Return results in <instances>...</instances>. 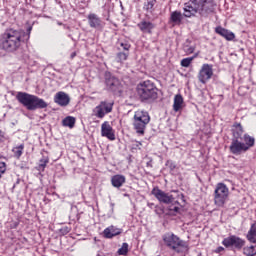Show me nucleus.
<instances>
[{
    "label": "nucleus",
    "instance_id": "6e6552de",
    "mask_svg": "<svg viewBox=\"0 0 256 256\" xmlns=\"http://www.w3.org/2000/svg\"><path fill=\"white\" fill-rule=\"evenodd\" d=\"M213 77V65L203 64L198 72V80L205 85Z\"/></svg>",
    "mask_w": 256,
    "mask_h": 256
},
{
    "label": "nucleus",
    "instance_id": "4468645a",
    "mask_svg": "<svg viewBox=\"0 0 256 256\" xmlns=\"http://www.w3.org/2000/svg\"><path fill=\"white\" fill-rule=\"evenodd\" d=\"M101 136L106 137L109 141H115V130L107 121L101 125Z\"/></svg>",
    "mask_w": 256,
    "mask_h": 256
},
{
    "label": "nucleus",
    "instance_id": "a878e982",
    "mask_svg": "<svg viewBox=\"0 0 256 256\" xmlns=\"http://www.w3.org/2000/svg\"><path fill=\"white\" fill-rule=\"evenodd\" d=\"M175 206H170L169 207V211H170V215H181V211H183V208L179 205L178 201H175Z\"/></svg>",
    "mask_w": 256,
    "mask_h": 256
},
{
    "label": "nucleus",
    "instance_id": "7ed1b4c3",
    "mask_svg": "<svg viewBox=\"0 0 256 256\" xmlns=\"http://www.w3.org/2000/svg\"><path fill=\"white\" fill-rule=\"evenodd\" d=\"M138 96L142 101H149V99H157V87L149 80L141 82L137 86Z\"/></svg>",
    "mask_w": 256,
    "mask_h": 256
},
{
    "label": "nucleus",
    "instance_id": "20e7f679",
    "mask_svg": "<svg viewBox=\"0 0 256 256\" xmlns=\"http://www.w3.org/2000/svg\"><path fill=\"white\" fill-rule=\"evenodd\" d=\"M151 121V116H149V112L138 110L135 112L133 117V127L138 135H145V129H147V125Z\"/></svg>",
    "mask_w": 256,
    "mask_h": 256
},
{
    "label": "nucleus",
    "instance_id": "4be33fe9",
    "mask_svg": "<svg viewBox=\"0 0 256 256\" xmlns=\"http://www.w3.org/2000/svg\"><path fill=\"white\" fill-rule=\"evenodd\" d=\"M232 133L234 137L233 139L240 140L243 136V126H241L239 123L234 124L232 128Z\"/></svg>",
    "mask_w": 256,
    "mask_h": 256
},
{
    "label": "nucleus",
    "instance_id": "c756f323",
    "mask_svg": "<svg viewBox=\"0 0 256 256\" xmlns=\"http://www.w3.org/2000/svg\"><path fill=\"white\" fill-rule=\"evenodd\" d=\"M129 57V52H119L116 56L118 63H123V61H127Z\"/></svg>",
    "mask_w": 256,
    "mask_h": 256
},
{
    "label": "nucleus",
    "instance_id": "ea45409f",
    "mask_svg": "<svg viewBox=\"0 0 256 256\" xmlns=\"http://www.w3.org/2000/svg\"><path fill=\"white\" fill-rule=\"evenodd\" d=\"M170 169H175V164L172 163V164L170 165Z\"/></svg>",
    "mask_w": 256,
    "mask_h": 256
},
{
    "label": "nucleus",
    "instance_id": "a19ab883",
    "mask_svg": "<svg viewBox=\"0 0 256 256\" xmlns=\"http://www.w3.org/2000/svg\"><path fill=\"white\" fill-rule=\"evenodd\" d=\"M1 139H3V135H1V131H0V141H1Z\"/></svg>",
    "mask_w": 256,
    "mask_h": 256
},
{
    "label": "nucleus",
    "instance_id": "c85d7f7f",
    "mask_svg": "<svg viewBox=\"0 0 256 256\" xmlns=\"http://www.w3.org/2000/svg\"><path fill=\"white\" fill-rule=\"evenodd\" d=\"M23 149H25V145L24 144H20L19 146H16L12 149L15 157H17V159H19V157H21L23 155Z\"/></svg>",
    "mask_w": 256,
    "mask_h": 256
},
{
    "label": "nucleus",
    "instance_id": "9d476101",
    "mask_svg": "<svg viewBox=\"0 0 256 256\" xmlns=\"http://www.w3.org/2000/svg\"><path fill=\"white\" fill-rule=\"evenodd\" d=\"M222 245H224V247H235V249H243L245 246V240L237 236H230L222 241Z\"/></svg>",
    "mask_w": 256,
    "mask_h": 256
},
{
    "label": "nucleus",
    "instance_id": "c9c22d12",
    "mask_svg": "<svg viewBox=\"0 0 256 256\" xmlns=\"http://www.w3.org/2000/svg\"><path fill=\"white\" fill-rule=\"evenodd\" d=\"M5 171H7V165L5 164V162H0V178H1V175L5 173Z\"/></svg>",
    "mask_w": 256,
    "mask_h": 256
},
{
    "label": "nucleus",
    "instance_id": "7c9ffc66",
    "mask_svg": "<svg viewBox=\"0 0 256 256\" xmlns=\"http://www.w3.org/2000/svg\"><path fill=\"white\" fill-rule=\"evenodd\" d=\"M129 253V244L123 243L121 248L118 249V255H127Z\"/></svg>",
    "mask_w": 256,
    "mask_h": 256
},
{
    "label": "nucleus",
    "instance_id": "4c0bfd02",
    "mask_svg": "<svg viewBox=\"0 0 256 256\" xmlns=\"http://www.w3.org/2000/svg\"><path fill=\"white\" fill-rule=\"evenodd\" d=\"M31 31H33V27L32 26H29L27 28V32H26V35H29V38L31 37Z\"/></svg>",
    "mask_w": 256,
    "mask_h": 256
},
{
    "label": "nucleus",
    "instance_id": "aec40b11",
    "mask_svg": "<svg viewBox=\"0 0 256 256\" xmlns=\"http://www.w3.org/2000/svg\"><path fill=\"white\" fill-rule=\"evenodd\" d=\"M125 181H126L125 176L121 174L114 175L111 178V183L114 187H116V189H119V187H123V184L125 183Z\"/></svg>",
    "mask_w": 256,
    "mask_h": 256
},
{
    "label": "nucleus",
    "instance_id": "e433bc0d",
    "mask_svg": "<svg viewBox=\"0 0 256 256\" xmlns=\"http://www.w3.org/2000/svg\"><path fill=\"white\" fill-rule=\"evenodd\" d=\"M120 46L124 49V51H129V49H131V45L127 43H121Z\"/></svg>",
    "mask_w": 256,
    "mask_h": 256
},
{
    "label": "nucleus",
    "instance_id": "a211bd4d",
    "mask_svg": "<svg viewBox=\"0 0 256 256\" xmlns=\"http://www.w3.org/2000/svg\"><path fill=\"white\" fill-rule=\"evenodd\" d=\"M215 31L218 35H221V37H224V39H226V41H233V39H235V33L231 32L221 26L216 27Z\"/></svg>",
    "mask_w": 256,
    "mask_h": 256
},
{
    "label": "nucleus",
    "instance_id": "72a5a7b5",
    "mask_svg": "<svg viewBox=\"0 0 256 256\" xmlns=\"http://www.w3.org/2000/svg\"><path fill=\"white\" fill-rule=\"evenodd\" d=\"M156 0H149L147 1V3L145 4V8L147 9V11H149L150 9H153V7L155 6Z\"/></svg>",
    "mask_w": 256,
    "mask_h": 256
},
{
    "label": "nucleus",
    "instance_id": "412c9836",
    "mask_svg": "<svg viewBox=\"0 0 256 256\" xmlns=\"http://www.w3.org/2000/svg\"><path fill=\"white\" fill-rule=\"evenodd\" d=\"M88 23L93 29H99L101 27V18L95 14H90L88 16Z\"/></svg>",
    "mask_w": 256,
    "mask_h": 256
},
{
    "label": "nucleus",
    "instance_id": "2eb2a0df",
    "mask_svg": "<svg viewBox=\"0 0 256 256\" xmlns=\"http://www.w3.org/2000/svg\"><path fill=\"white\" fill-rule=\"evenodd\" d=\"M191 5L194 7H198L199 9H202V13H211V2L207 0H190Z\"/></svg>",
    "mask_w": 256,
    "mask_h": 256
},
{
    "label": "nucleus",
    "instance_id": "f8f14e48",
    "mask_svg": "<svg viewBox=\"0 0 256 256\" xmlns=\"http://www.w3.org/2000/svg\"><path fill=\"white\" fill-rule=\"evenodd\" d=\"M197 13H199V15H201L202 17L206 15L205 13H203V9L199 8L198 6L196 7L189 2L184 4V17H195Z\"/></svg>",
    "mask_w": 256,
    "mask_h": 256
},
{
    "label": "nucleus",
    "instance_id": "cd10ccee",
    "mask_svg": "<svg viewBox=\"0 0 256 256\" xmlns=\"http://www.w3.org/2000/svg\"><path fill=\"white\" fill-rule=\"evenodd\" d=\"M244 145H246V147H248V150L251 149V147H253V145H255V138L249 136L248 134L244 135Z\"/></svg>",
    "mask_w": 256,
    "mask_h": 256
},
{
    "label": "nucleus",
    "instance_id": "2f4dec72",
    "mask_svg": "<svg viewBox=\"0 0 256 256\" xmlns=\"http://www.w3.org/2000/svg\"><path fill=\"white\" fill-rule=\"evenodd\" d=\"M193 59H195V57H188V58H184L181 60V66L182 67H189V65H191V63H193Z\"/></svg>",
    "mask_w": 256,
    "mask_h": 256
},
{
    "label": "nucleus",
    "instance_id": "79ce46f5",
    "mask_svg": "<svg viewBox=\"0 0 256 256\" xmlns=\"http://www.w3.org/2000/svg\"><path fill=\"white\" fill-rule=\"evenodd\" d=\"M139 145H141V142H138L137 147H139Z\"/></svg>",
    "mask_w": 256,
    "mask_h": 256
},
{
    "label": "nucleus",
    "instance_id": "ddd939ff",
    "mask_svg": "<svg viewBox=\"0 0 256 256\" xmlns=\"http://www.w3.org/2000/svg\"><path fill=\"white\" fill-rule=\"evenodd\" d=\"M54 103L59 105V107H67L71 103V97H69V94L59 91L54 96Z\"/></svg>",
    "mask_w": 256,
    "mask_h": 256
},
{
    "label": "nucleus",
    "instance_id": "423d86ee",
    "mask_svg": "<svg viewBox=\"0 0 256 256\" xmlns=\"http://www.w3.org/2000/svg\"><path fill=\"white\" fill-rule=\"evenodd\" d=\"M151 193L155 196L159 203H163L164 205H171L172 203H175V197H173L171 193H167L159 189V187L153 188Z\"/></svg>",
    "mask_w": 256,
    "mask_h": 256
},
{
    "label": "nucleus",
    "instance_id": "58836bf2",
    "mask_svg": "<svg viewBox=\"0 0 256 256\" xmlns=\"http://www.w3.org/2000/svg\"><path fill=\"white\" fill-rule=\"evenodd\" d=\"M221 251H225V248L220 246L216 249V253H221Z\"/></svg>",
    "mask_w": 256,
    "mask_h": 256
},
{
    "label": "nucleus",
    "instance_id": "f03ea898",
    "mask_svg": "<svg viewBox=\"0 0 256 256\" xmlns=\"http://www.w3.org/2000/svg\"><path fill=\"white\" fill-rule=\"evenodd\" d=\"M16 99L21 103V105L26 107L28 111L47 108V102H45V100L26 92H18Z\"/></svg>",
    "mask_w": 256,
    "mask_h": 256
},
{
    "label": "nucleus",
    "instance_id": "f257e3e1",
    "mask_svg": "<svg viewBox=\"0 0 256 256\" xmlns=\"http://www.w3.org/2000/svg\"><path fill=\"white\" fill-rule=\"evenodd\" d=\"M29 39V35L25 30H15L9 29L6 30L0 38V47L8 53H13L21 47L22 43H25Z\"/></svg>",
    "mask_w": 256,
    "mask_h": 256
},
{
    "label": "nucleus",
    "instance_id": "f704fd0d",
    "mask_svg": "<svg viewBox=\"0 0 256 256\" xmlns=\"http://www.w3.org/2000/svg\"><path fill=\"white\" fill-rule=\"evenodd\" d=\"M184 51L187 53V55H191L195 51V47L193 46H184Z\"/></svg>",
    "mask_w": 256,
    "mask_h": 256
},
{
    "label": "nucleus",
    "instance_id": "bb28decb",
    "mask_svg": "<svg viewBox=\"0 0 256 256\" xmlns=\"http://www.w3.org/2000/svg\"><path fill=\"white\" fill-rule=\"evenodd\" d=\"M247 239L250 243H256V224H253L247 234Z\"/></svg>",
    "mask_w": 256,
    "mask_h": 256
},
{
    "label": "nucleus",
    "instance_id": "a18cd8bd",
    "mask_svg": "<svg viewBox=\"0 0 256 256\" xmlns=\"http://www.w3.org/2000/svg\"><path fill=\"white\" fill-rule=\"evenodd\" d=\"M72 57H75V53L72 54Z\"/></svg>",
    "mask_w": 256,
    "mask_h": 256
},
{
    "label": "nucleus",
    "instance_id": "1a4fd4ad",
    "mask_svg": "<svg viewBox=\"0 0 256 256\" xmlns=\"http://www.w3.org/2000/svg\"><path fill=\"white\" fill-rule=\"evenodd\" d=\"M164 242L167 247L170 249H177L178 247H186L185 242H183L179 237L175 234H166L164 236Z\"/></svg>",
    "mask_w": 256,
    "mask_h": 256
},
{
    "label": "nucleus",
    "instance_id": "6ab92c4d",
    "mask_svg": "<svg viewBox=\"0 0 256 256\" xmlns=\"http://www.w3.org/2000/svg\"><path fill=\"white\" fill-rule=\"evenodd\" d=\"M138 27L142 33H148L151 34L153 29H155V24L151 23L150 21H141L138 23Z\"/></svg>",
    "mask_w": 256,
    "mask_h": 256
},
{
    "label": "nucleus",
    "instance_id": "f3484780",
    "mask_svg": "<svg viewBox=\"0 0 256 256\" xmlns=\"http://www.w3.org/2000/svg\"><path fill=\"white\" fill-rule=\"evenodd\" d=\"M103 235L106 239H113V237H117V235H121V229L115 226H109L103 231Z\"/></svg>",
    "mask_w": 256,
    "mask_h": 256
},
{
    "label": "nucleus",
    "instance_id": "dca6fc26",
    "mask_svg": "<svg viewBox=\"0 0 256 256\" xmlns=\"http://www.w3.org/2000/svg\"><path fill=\"white\" fill-rule=\"evenodd\" d=\"M121 83L114 76H106V86L110 91H118Z\"/></svg>",
    "mask_w": 256,
    "mask_h": 256
},
{
    "label": "nucleus",
    "instance_id": "39448f33",
    "mask_svg": "<svg viewBox=\"0 0 256 256\" xmlns=\"http://www.w3.org/2000/svg\"><path fill=\"white\" fill-rule=\"evenodd\" d=\"M229 199V188L223 183H218L214 191V203L217 207H223Z\"/></svg>",
    "mask_w": 256,
    "mask_h": 256
},
{
    "label": "nucleus",
    "instance_id": "b1692460",
    "mask_svg": "<svg viewBox=\"0 0 256 256\" xmlns=\"http://www.w3.org/2000/svg\"><path fill=\"white\" fill-rule=\"evenodd\" d=\"M170 19L172 23H175L176 25L181 24V21L183 20V14L179 11H174L171 13Z\"/></svg>",
    "mask_w": 256,
    "mask_h": 256
},
{
    "label": "nucleus",
    "instance_id": "5701e85b",
    "mask_svg": "<svg viewBox=\"0 0 256 256\" xmlns=\"http://www.w3.org/2000/svg\"><path fill=\"white\" fill-rule=\"evenodd\" d=\"M183 108V96L181 94H177L174 97L173 110L177 113L180 109Z\"/></svg>",
    "mask_w": 256,
    "mask_h": 256
},
{
    "label": "nucleus",
    "instance_id": "37998d69",
    "mask_svg": "<svg viewBox=\"0 0 256 256\" xmlns=\"http://www.w3.org/2000/svg\"><path fill=\"white\" fill-rule=\"evenodd\" d=\"M139 145H141V142H138L137 147H139Z\"/></svg>",
    "mask_w": 256,
    "mask_h": 256
},
{
    "label": "nucleus",
    "instance_id": "9b49d317",
    "mask_svg": "<svg viewBox=\"0 0 256 256\" xmlns=\"http://www.w3.org/2000/svg\"><path fill=\"white\" fill-rule=\"evenodd\" d=\"M229 149L232 155H241V153L248 151L247 145L237 139H232Z\"/></svg>",
    "mask_w": 256,
    "mask_h": 256
},
{
    "label": "nucleus",
    "instance_id": "0eeeda50",
    "mask_svg": "<svg viewBox=\"0 0 256 256\" xmlns=\"http://www.w3.org/2000/svg\"><path fill=\"white\" fill-rule=\"evenodd\" d=\"M111 111H113V104L102 101L98 106L94 108L93 113L98 119H103V117H105V115L108 113H111Z\"/></svg>",
    "mask_w": 256,
    "mask_h": 256
},
{
    "label": "nucleus",
    "instance_id": "473e14b6",
    "mask_svg": "<svg viewBox=\"0 0 256 256\" xmlns=\"http://www.w3.org/2000/svg\"><path fill=\"white\" fill-rule=\"evenodd\" d=\"M47 163H49V158L43 157L39 162V169H45V167H47Z\"/></svg>",
    "mask_w": 256,
    "mask_h": 256
},
{
    "label": "nucleus",
    "instance_id": "393cba45",
    "mask_svg": "<svg viewBox=\"0 0 256 256\" xmlns=\"http://www.w3.org/2000/svg\"><path fill=\"white\" fill-rule=\"evenodd\" d=\"M75 121V117L68 116L62 120V125L63 127H69V129H73V127H75Z\"/></svg>",
    "mask_w": 256,
    "mask_h": 256
},
{
    "label": "nucleus",
    "instance_id": "c03bdc74",
    "mask_svg": "<svg viewBox=\"0 0 256 256\" xmlns=\"http://www.w3.org/2000/svg\"><path fill=\"white\" fill-rule=\"evenodd\" d=\"M58 25H63V23H61V22H58Z\"/></svg>",
    "mask_w": 256,
    "mask_h": 256
}]
</instances>
